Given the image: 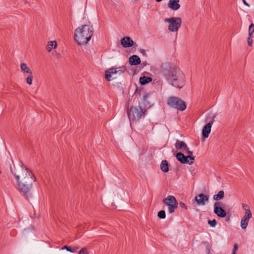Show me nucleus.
Masks as SVG:
<instances>
[{"label":"nucleus","mask_w":254,"mask_h":254,"mask_svg":"<svg viewBox=\"0 0 254 254\" xmlns=\"http://www.w3.org/2000/svg\"><path fill=\"white\" fill-rule=\"evenodd\" d=\"M21 69L22 70L24 71V72L29 73V74H32V72L31 70V69L28 67L27 65V64L25 63H21L20 65Z\"/></svg>","instance_id":"obj_23"},{"label":"nucleus","mask_w":254,"mask_h":254,"mask_svg":"<svg viewBox=\"0 0 254 254\" xmlns=\"http://www.w3.org/2000/svg\"><path fill=\"white\" fill-rule=\"evenodd\" d=\"M179 1L180 0H170L168 4V7L173 10H177L181 6Z\"/></svg>","instance_id":"obj_15"},{"label":"nucleus","mask_w":254,"mask_h":254,"mask_svg":"<svg viewBox=\"0 0 254 254\" xmlns=\"http://www.w3.org/2000/svg\"><path fill=\"white\" fill-rule=\"evenodd\" d=\"M137 88H136L135 92L137 91Z\"/></svg>","instance_id":"obj_43"},{"label":"nucleus","mask_w":254,"mask_h":254,"mask_svg":"<svg viewBox=\"0 0 254 254\" xmlns=\"http://www.w3.org/2000/svg\"><path fill=\"white\" fill-rule=\"evenodd\" d=\"M33 79V76L32 75V74H29L26 79L27 83L28 84L31 85L32 83Z\"/></svg>","instance_id":"obj_28"},{"label":"nucleus","mask_w":254,"mask_h":254,"mask_svg":"<svg viewBox=\"0 0 254 254\" xmlns=\"http://www.w3.org/2000/svg\"><path fill=\"white\" fill-rule=\"evenodd\" d=\"M78 254H89L86 248H83L78 252Z\"/></svg>","instance_id":"obj_29"},{"label":"nucleus","mask_w":254,"mask_h":254,"mask_svg":"<svg viewBox=\"0 0 254 254\" xmlns=\"http://www.w3.org/2000/svg\"><path fill=\"white\" fill-rule=\"evenodd\" d=\"M138 0H132L131 1V3H136L137 1H138Z\"/></svg>","instance_id":"obj_39"},{"label":"nucleus","mask_w":254,"mask_h":254,"mask_svg":"<svg viewBox=\"0 0 254 254\" xmlns=\"http://www.w3.org/2000/svg\"><path fill=\"white\" fill-rule=\"evenodd\" d=\"M238 244H235L234 245V248H233V250L232 254H236V252L238 250Z\"/></svg>","instance_id":"obj_32"},{"label":"nucleus","mask_w":254,"mask_h":254,"mask_svg":"<svg viewBox=\"0 0 254 254\" xmlns=\"http://www.w3.org/2000/svg\"><path fill=\"white\" fill-rule=\"evenodd\" d=\"M62 250L66 249L67 251H69L71 253H74L78 249V247H73L71 248V247L67 246H64L62 248Z\"/></svg>","instance_id":"obj_24"},{"label":"nucleus","mask_w":254,"mask_h":254,"mask_svg":"<svg viewBox=\"0 0 254 254\" xmlns=\"http://www.w3.org/2000/svg\"><path fill=\"white\" fill-rule=\"evenodd\" d=\"M224 197V192L223 190H220L216 194L213 195V198L214 200L219 201L222 199Z\"/></svg>","instance_id":"obj_22"},{"label":"nucleus","mask_w":254,"mask_h":254,"mask_svg":"<svg viewBox=\"0 0 254 254\" xmlns=\"http://www.w3.org/2000/svg\"><path fill=\"white\" fill-rule=\"evenodd\" d=\"M165 21L169 23L168 30L171 32H177L181 26L182 19L180 17L166 18Z\"/></svg>","instance_id":"obj_6"},{"label":"nucleus","mask_w":254,"mask_h":254,"mask_svg":"<svg viewBox=\"0 0 254 254\" xmlns=\"http://www.w3.org/2000/svg\"><path fill=\"white\" fill-rule=\"evenodd\" d=\"M184 151H185V153H187L188 152V150H189V147H188L187 145H186V147H184V148H183V149Z\"/></svg>","instance_id":"obj_35"},{"label":"nucleus","mask_w":254,"mask_h":254,"mask_svg":"<svg viewBox=\"0 0 254 254\" xmlns=\"http://www.w3.org/2000/svg\"><path fill=\"white\" fill-rule=\"evenodd\" d=\"M159 72L172 86L181 89L185 86L186 80L184 74L178 67L173 66L170 63H162Z\"/></svg>","instance_id":"obj_2"},{"label":"nucleus","mask_w":254,"mask_h":254,"mask_svg":"<svg viewBox=\"0 0 254 254\" xmlns=\"http://www.w3.org/2000/svg\"><path fill=\"white\" fill-rule=\"evenodd\" d=\"M116 69V68L112 67L105 71V78L107 81H111L112 75L118 72Z\"/></svg>","instance_id":"obj_16"},{"label":"nucleus","mask_w":254,"mask_h":254,"mask_svg":"<svg viewBox=\"0 0 254 254\" xmlns=\"http://www.w3.org/2000/svg\"><path fill=\"white\" fill-rule=\"evenodd\" d=\"M214 213L220 218H224L227 216L226 211L223 208V204L220 201L214 203Z\"/></svg>","instance_id":"obj_9"},{"label":"nucleus","mask_w":254,"mask_h":254,"mask_svg":"<svg viewBox=\"0 0 254 254\" xmlns=\"http://www.w3.org/2000/svg\"><path fill=\"white\" fill-rule=\"evenodd\" d=\"M93 35V28L90 22L79 27L75 30L74 38L78 45L87 44Z\"/></svg>","instance_id":"obj_3"},{"label":"nucleus","mask_w":254,"mask_h":254,"mask_svg":"<svg viewBox=\"0 0 254 254\" xmlns=\"http://www.w3.org/2000/svg\"><path fill=\"white\" fill-rule=\"evenodd\" d=\"M147 64V62L146 61L145 62H143L142 63V65H143V66H146Z\"/></svg>","instance_id":"obj_38"},{"label":"nucleus","mask_w":254,"mask_h":254,"mask_svg":"<svg viewBox=\"0 0 254 254\" xmlns=\"http://www.w3.org/2000/svg\"><path fill=\"white\" fill-rule=\"evenodd\" d=\"M186 145L187 144L184 141L180 140H177L175 144V147L178 150L183 149Z\"/></svg>","instance_id":"obj_20"},{"label":"nucleus","mask_w":254,"mask_h":254,"mask_svg":"<svg viewBox=\"0 0 254 254\" xmlns=\"http://www.w3.org/2000/svg\"><path fill=\"white\" fill-rule=\"evenodd\" d=\"M179 205L181 208H184L185 210H187L188 208L187 205L183 202H180Z\"/></svg>","instance_id":"obj_33"},{"label":"nucleus","mask_w":254,"mask_h":254,"mask_svg":"<svg viewBox=\"0 0 254 254\" xmlns=\"http://www.w3.org/2000/svg\"><path fill=\"white\" fill-rule=\"evenodd\" d=\"M157 216L160 219H165L166 218V212L164 210H160L158 212Z\"/></svg>","instance_id":"obj_25"},{"label":"nucleus","mask_w":254,"mask_h":254,"mask_svg":"<svg viewBox=\"0 0 254 254\" xmlns=\"http://www.w3.org/2000/svg\"><path fill=\"white\" fill-rule=\"evenodd\" d=\"M1 171H0V174H1Z\"/></svg>","instance_id":"obj_44"},{"label":"nucleus","mask_w":254,"mask_h":254,"mask_svg":"<svg viewBox=\"0 0 254 254\" xmlns=\"http://www.w3.org/2000/svg\"><path fill=\"white\" fill-rule=\"evenodd\" d=\"M20 168L17 172H14L10 167V172L14 176L19 191L27 199L32 197V189L33 183L36 178L33 173L27 168L24 167L23 164L20 162Z\"/></svg>","instance_id":"obj_1"},{"label":"nucleus","mask_w":254,"mask_h":254,"mask_svg":"<svg viewBox=\"0 0 254 254\" xmlns=\"http://www.w3.org/2000/svg\"><path fill=\"white\" fill-rule=\"evenodd\" d=\"M243 208L246 211V212H247V211H249V212H251L250 209V207L248 204H243Z\"/></svg>","instance_id":"obj_30"},{"label":"nucleus","mask_w":254,"mask_h":254,"mask_svg":"<svg viewBox=\"0 0 254 254\" xmlns=\"http://www.w3.org/2000/svg\"><path fill=\"white\" fill-rule=\"evenodd\" d=\"M169 164L166 160L162 161L160 164V169L163 172L167 173L169 171Z\"/></svg>","instance_id":"obj_17"},{"label":"nucleus","mask_w":254,"mask_h":254,"mask_svg":"<svg viewBox=\"0 0 254 254\" xmlns=\"http://www.w3.org/2000/svg\"><path fill=\"white\" fill-rule=\"evenodd\" d=\"M248 45L250 46H252L253 44V39L252 38V36H249L247 39Z\"/></svg>","instance_id":"obj_31"},{"label":"nucleus","mask_w":254,"mask_h":254,"mask_svg":"<svg viewBox=\"0 0 254 254\" xmlns=\"http://www.w3.org/2000/svg\"><path fill=\"white\" fill-rule=\"evenodd\" d=\"M206 249L208 250V252L210 251V247L209 246H206Z\"/></svg>","instance_id":"obj_40"},{"label":"nucleus","mask_w":254,"mask_h":254,"mask_svg":"<svg viewBox=\"0 0 254 254\" xmlns=\"http://www.w3.org/2000/svg\"><path fill=\"white\" fill-rule=\"evenodd\" d=\"M139 52L143 56H145V57L147 56L145 51L144 50L141 49L139 50Z\"/></svg>","instance_id":"obj_34"},{"label":"nucleus","mask_w":254,"mask_h":254,"mask_svg":"<svg viewBox=\"0 0 254 254\" xmlns=\"http://www.w3.org/2000/svg\"><path fill=\"white\" fill-rule=\"evenodd\" d=\"M229 217H228L226 219V221H228L229 220Z\"/></svg>","instance_id":"obj_41"},{"label":"nucleus","mask_w":254,"mask_h":254,"mask_svg":"<svg viewBox=\"0 0 254 254\" xmlns=\"http://www.w3.org/2000/svg\"><path fill=\"white\" fill-rule=\"evenodd\" d=\"M121 44L124 48L131 47L134 45L133 41L129 37H124L121 40Z\"/></svg>","instance_id":"obj_13"},{"label":"nucleus","mask_w":254,"mask_h":254,"mask_svg":"<svg viewBox=\"0 0 254 254\" xmlns=\"http://www.w3.org/2000/svg\"><path fill=\"white\" fill-rule=\"evenodd\" d=\"M208 223L211 227H215L217 224V221L215 219H213V220H208Z\"/></svg>","instance_id":"obj_27"},{"label":"nucleus","mask_w":254,"mask_h":254,"mask_svg":"<svg viewBox=\"0 0 254 254\" xmlns=\"http://www.w3.org/2000/svg\"><path fill=\"white\" fill-rule=\"evenodd\" d=\"M209 196L203 193H200L195 197V201L197 204L204 205L208 201Z\"/></svg>","instance_id":"obj_11"},{"label":"nucleus","mask_w":254,"mask_h":254,"mask_svg":"<svg viewBox=\"0 0 254 254\" xmlns=\"http://www.w3.org/2000/svg\"><path fill=\"white\" fill-rule=\"evenodd\" d=\"M148 97V94L147 93H145L143 96L141 104L143 105V108H145L147 106H149V107L151 106L150 103L147 100Z\"/></svg>","instance_id":"obj_19"},{"label":"nucleus","mask_w":254,"mask_h":254,"mask_svg":"<svg viewBox=\"0 0 254 254\" xmlns=\"http://www.w3.org/2000/svg\"><path fill=\"white\" fill-rule=\"evenodd\" d=\"M157 2H159L162 1L163 0H155Z\"/></svg>","instance_id":"obj_42"},{"label":"nucleus","mask_w":254,"mask_h":254,"mask_svg":"<svg viewBox=\"0 0 254 254\" xmlns=\"http://www.w3.org/2000/svg\"><path fill=\"white\" fill-rule=\"evenodd\" d=\"M187 154H188V155H190L191 157H193L192 156V152L190 150H188Z\"/></svg>","instance_id":"obj_36"},{"label":"nucleus","mask_w":254,"mask_h":254,"mask_svg":"<svg viewBox=\"0 0 254 254\" xmlns=\"http://www.w3.org/2000/svg\"><path fill=\"white\" fill-rule=\"evenodd\" d=\"M243 2L245 5L250 6V5L248 4V3L246 1V0H243Z\"/></svg>","instance_id":"obj_37"},{"label":"nucleus","mask_w":254,"mask_h":254,"mask_svg":"<svg viewBox=\"0 0 254 254\" xmlns=\"http://www.w3.org/2000/svg\"><path fill=\"white\" fill-rule=\"evenodd\" d=\"M146 110L143 106L139 105L138 106H132L129 109H127V113L130 121H137L139 120L143 115H144Z\"/></svg>","instance_id":"obj_4"},{"label":"nucleus","mask_w":254,"mask_h":254,"mask_svg":"<svg viewBox=\"0 0 254 254\" xmlns=\"http://www.w3.org/2000/svg\"><path fill=\"white\" fill-rule=\"evenodd\" d=\"M214 121V119L213 118L210 122L206 124L203 127L202 131V136L203 138H206L209 136V135L211 132V126Z\"/></svg>","instance_id":"obj_10"},{"label":"nucleus","mask_w":254,"mask_h":254,"mask_svg":"<svg viewBox=\"0 0 254 254\" xmlns=\"http://www.w3.org/2000/svg\"><path fill=\"white\" fill-rule=\"evenodd\" d=\"M57 44L56 41H49L46 47V49L48 52H51L53 49L56 48Z\"/></svg>","instance_id":"obj_21"},{"label":"nucleus","mask_w":254,"mask_h":254,"mask_svg":"<svg viewBox=\"0 0 254 254\" xmlns=\"http://www.w3.org/2000/svg\"><path fill=\"white\" fill-rule=\"evenodd\" d=\"M163 203L168 206V210L170 213H174L178 205V202L173 195H169L164 199Z\"/></svg>","instance_id":"obj_7"},{"label":"nucleus","mask_w":254,"mask_h":254,"mask_svg":"<svg viewBox=\"0 0 254 254\" xmlns=\"http://www.w3.org/2000/svg\"><path fill=\"white\" fill-rule=\"evenodd\" d=\"M177 159L182 164L191 165L194 161V157L190 155L185 156L183 153L180 152L176 154Z\"/></svg>","instance_id":"obj_8"},{"label":"nucleus","mask_w":254,"mask_h":254,"mask_svg":"<svg viewBox=\"0 0 254 254\" xmlns=\"http://www.w3.org/2000/svg\"><path fill=\"white\" fill-rule=\"evenodd\" d=\"M152 78L150 77L142 76L139 78V82L141 85H143L147 84L152 81Z\"/></svg>","instance_id":"obj_18"},{"label":"nucleus","mask_w":254,"mask_h":254,"mask_svg":"<svg viewBox=\"0 0 254 254\" xmlns=\"http://www.w3.org/2000/svg\"><path fill=\"white\" fill-rule=\"evenodd\" d=\"M128 63L130 65H137L140 64L141 60L138 56L133 55L129 58Z\"/></svg>","instance_id":"obj_14"},{"label":"nucleus","mask_w":254,"mask_h":254,"mask_svg":"<svg viewBox=\"0 0 254 254\" xmlns=\"http://www.w3.org/2000/svg\"><path fill=\"white\" fill-rule=\"evenodd\" d=\"M254 33V24L251 23L249 28V35L252 36Z\"/></svg>","instance_id":"obj_26"},{"label":"nucleus","mask_w":254,"mask_h":254,"mask_svg":"<svg viewBox=\"0 0 254 254\" xmlns=\"http://www.w3.org/2000/svg\"><path fill=\"white\" fill-rule=\"evenodd\" d=\"M167 104L170 107L178 110L183 111L187 108V104L181 98L176 96L169 97Z\"/></svg>","instance_id":"obj_5"},{"label":"nucleus","mask_w":254,"mask_h":254,"mask_svg":"<svg viewBox=\"0 0 254 254\" xmlns=\"http://www.w3.org/2000/svg\"><path fill=\"white\" fill-rule=\"evenodd\" d=\"M252 217L251 212L247 211L245 212V215L243 216L241 221V226L243 229H246L248 226L249 219Z\"/></svg>","instance_id":"obj_12"}]
</instances>
